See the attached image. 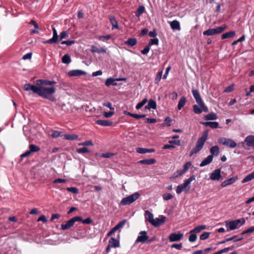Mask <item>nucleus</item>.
<instances>
[{
	"label": "nucleus",
	"mask_w": 254,
	"mask_h": 254,
	"mask_svg": "<svg viewBox=\"0 0 254 254\" xmlns=\"http://www.w3.org/2000/svg\"><path fill=\"white\" fill-rule=\"evenodd\" d=\"M35 84L26 83L22 86L25 91H32L33 93L38 94L39 96L54 101L55 98L53 97L56 91L55 85L56 82L54 80H48L45 79H38L35 81Z\"/></svg>",
	"instance_id": "nucleus-1"
},
{
	"label": "nucleus",
	"mask_w": 254,
	"mask_h": 254,
	"mask_svg": "<svg viewBox=\"0 0 254 254\" xmlns=\"http://www.w3.org/2000/svg\"><path fill=\"white\" fill-rule=\"evenodd\" d=\"M195 177L194 175L190 176L188 179L184 181L183 184L180 185L177 187L176 192L177 194H180L183 191L188 192L190 189V183L195 180Z\"/></svg>",
	"instance_id": "nucleus-2"
},
{
	"label": "nucleus",
	"mask_w": 254,
	"mask_h": 254,
	"mask_svg": "<svg viewBox=\"0 0 254 254\" xmlns=\"http://www.w3.org/2000/svg\"><path fill=\"white\" fill-rule=\"evenodd\" d=\"M245 219L244 218L236 220L231 221L229 222H226L227 231H229L238 228L245 223Z\"/></svg>",
	"instance_id": "nucleus-3"
},
{
	"label": "nucleus",
	"mask_w": 254,
	"mask_h": 254,
	"mask_svg": "<svg viewBox=\"0 0 254 254\" xmlns=\"http://www.w3.org/2000/svg\"><path fill=\"white\" fill-rule=\"evenodd\" d=\"M218 142L229 148H234L237 146V143L231 138L220 137L218 139Z\"/></svg>",
	"instance_id": "nucleus-4"
},
{
	"label": "nucleus",
	"mask_w": 254,
	"mask_h": 254,
	"mask_svg": "<svg viewBox=\"0 0 254 254\" xmlns=\"http://www.w3.org/2000/svg\"><path fill=\"white\" fill-rule=\"evenodd\" d=\"M139 195L140 194L138 192L133 193L131 195L123 198L121 201V203L124 205L130 204L137 199Z\"/></svg>",
	"instance_id": "nucleus-5"
},
{
	"label": "nucleus",
	"mask_w": 254,
	"mask_h": 254,
	"mask_svg": "<svg viewBox=\"0 0 254 254\" xmlns=\"http://www.w3.org/2000/svg\"><path fill=\"white\" fill-rule=\"evenodd\" d=\"M227 28L226 25L218 27L216 28H211L203 32L204 35L211 36L222 33Z\"/></svg>",
	"instance_id": "nucleus-6"
},
{
	"label": "nucleus",
	"mask_w": 254,
	"mask_h": 254,
	"mask_svg": "<svg viewBox=\"0 0 254 254\" xmlns=\"http://www.w3.org/2000/svg\"><path fill=\"white\" fill-rule=\"evenodd\" d=\"M167 220L166 216L160 215L158 218L154 219L152 225L155 227H159L165 223Z\"/></svg>",
	"instance_id": "nucleus-7"
},
{
	"label": "nucleus",
	"mask_w": 254,
	"mask_h": 254,
	"mask_svg": "<svg viewBox=\"0 0 254 254\" xmlns=\"http://www.w3.org/2000/svg\"><path fill=\"white\" fill-rule=\"evenodd\" d=\"M184 234L180 232L178 233H171L169 236V240L171 242H177L181 240Z\"/></svg>",
	"instance_id": "nucleus-8"
},
{
	"label": "nucleus",
	"mask_w": 254,
	"mask_h": 254,
	"mask_svg": "<svg viewBox=\"0 0 254 254\" xmlns=\"http://www.w3.org/2000/svg\"><path fill=\"white\" fill-rule=\"evenodd\" d=\"M208 135V131L207 130L204 131L202 136L198 138L196 142V144L203 147L205 141L207 139Z\"/></svg>",
	"instance_id": "nucleus-9"
},
{
	"label": "nucleus",
	"mask_w": 254,
	"mask_h": 254,
	"mask_svg": "<svg viewBox=\"0 0 254 254\" xmlns=\"http://www.w3.org/2000/svg\"><path fill=\"white\" fill-rule=\"evenodd\" d=\"M221 177V169H217L214 170L210 175V178L213 181H219Z\"/></svg>",
	"instance_id": "nucleus-10"
},
{
	"label": "nucleus",
	"mask_w": 254,
	"mask_h": 254,
	"mask_svg": "<svg viewBox=\"0 0 254 254\" xmlns=\"http://www.w3.org/2000/svg\"><path fill=\"white\" fill-rule=\"evenodd\" d=\"M85 74L86 72L80 69L72 70L68 72V75L70 76H78Z\"/></svg>",
	"instance_id": "nucleus-11"
},
{
	"label": "nucleus",
	"mask_w": 254,
	"mask_h": 254,
	"mask_svg": "<svg viewBox=\"0 0 254 254\" xmlns=\"http://www.w3.org/2000/svg\"><path fill=\"white\" fill-rule=\"evenodd\" d=\"M238 179L237 176H235L230 178L229 179H227L223 181L221 185V186L223 188L225 187L228 185H230L231 184H234Z\"/></svg>",
	"instance_id": "nucleus-12"
},
{
	"label": "nucleus",
	"mask_w": 254,
	"mask_h": 254,
	"mask_svg": "<svg viewBox=\"0 0 254 254\" xmlns=\"http://www.w3.org/2000/svg\"><path fill=\"white\" fill-rule=\"evenodd\" d=\"M156 108V102L154 100L151 99L149 100L147 105L145 107L144 111L146 112L147 110H149L151 109H155Z\"/></svg>",
	"instance_id": "nucleus-13"
},
{
	"label": "nucleus",
	"mask_w": 254,
	"mask_h": 254,
	"mask_svg": "<svg viewBox=\"0 0 254 254\" xmlns=\"http://www.w3.org/2000/svg\"><path fill=\"white\" fill-rule=\"evenodd\" d=\"M192 93L193 97L194 98L196 103L199 104L202 101L200 94L197 89H193L192 90Z\"/></svg>",
	"instance_id": "nucleus-14"
},
{
	"label": "nucleus",
	"mask_w": 254,
	"mask_h": 254,
	"mask_svg": "<svg viewBox=\"0 0 254 254\" xmlns=\"http://www.w3.org/2000/svg\"><path fill=\"white\" fill-rule=\"evenodd\" d=\"M123 78H117V79H114L113 78H108L105 84L107 86H110V85H116L117 83L116 82V81H121L124 80Z\"/></svg>",
	"instance_id": "nucleus-15"
},
{
	"label": "nucleus",
	"mask_w": 254,
	"mask_h": 254,
	"mask_svg": "<svg viewBox=\"0 0 254 254\" xmlns=\"http://www.w3.org/2000/svg\"><path fill=\"white\" fill-rule=\"evenodd\" d=\"M91 51L93 53H105L106 52L107 49L104 47L99 48L94 45H92L91 46Z\"/></svg>",
	"instance_id": "nucleus-16"
},
{
	"label": "nucleus",
	"mask_w": 254,
	"mask_h": 254,
	"mask_svg": "<svg viewBox=\"0 0 254 254\" xmlns=\"http://www.w3.org/2000/svg\"><path fill=\"white\" fill-rule=\"evenodd\" d=\"M245 142L248 146L254 147V135H251L247 136L245 139Z\"/></svg>",
	"instance_id": "nucleus-17"
},
{
	"label": "nucleus",
	"mask_w": 254,
	"mask_h": 254,
	"mask_svg": "<svg viewBox=\"0 0 254 254\" xmlns=\"http://www.w3.org/2000/svg\"><path fill=\"white\" fill-rule=\"evenodd\" d=\"M213 158V156L212 155H208L206 158H205L200 164V167L205 166L209 164H210Z\"/></svg>",
	"instance_id": "nucleus-18"
},
{
	"label": "nucleus",
	"mask_w": 254,
	"mask_h": 254,
	"mask_svg": "<svg viewBox=\"0 0 254 254\" xmlns=\"http://www.w3.org/2000/svg\"><path fill=\"white\" fill-rule=\"evenodd\" d=\"M170 24L171 28L173 30H176L179 31L181 30L180 22L176 20H173L170 22Z\"/></svg>",
	"instance_id": "nucleus-19"
},
{
	"label": "nucleus",
	"mask_w": 254,
	"mask_h": 254,
	"mask_svg": "<svg viewBox=\"0 0 254 254\" xmlns=\"http://www.w3.org/2000/svg\"><path fill=\"white\" fill-rule=\"evenodd\" d=\"M74 225V223L71 219L68 220L65 224L61 225V229L63 230H68Z\"/></svg>",
	"instance_id": "nucleus-20"
},
{
	"label": "nucleus",
	"mask_w": 254,
	"mask_h": 254,
	"mask_svg": "<svg viewBox=\"0 0 254 254\" xmlns=\"http://www.w3.org/2000/svg\"><path fill=\"white\" fill-rule=\"evenodd\" d=\"M145 218L146 221H148L151 225L152 224L154 219L152 213H150L149 211H145Z\"/></svg>",
	"instance_id": "nucleus-21"
},
{
	"label": "nucleus",
	"mask_w": 254,
	"mask_h": 254,
	"mask_svg": "<svg viewBox=\"0 0 254 254\" xmlns=\"http://www.w3.org/2000/svg\"><path fill=\"white\" fill-rule=\"evenodd\" d=\"M109 247L117 248L120 246L119 241L114 238H111L109 241Z\"/></svg>",
	"instance_id": "nucleus-22"
},
{
	"label": "nucleus",
	"mask_w": 254,
	"mask_h": 254,
	"mask_svg": "<svg viewBox=\"0 0 254 254\" xmlns=\"http://www.w3.org/2000/svg\"><path fill=\"white\" fill-rule=\"evenodd\" d=\"M155 239V236L149 237L145 231H144V243L150 244Z\"/></svg>",
	"instance_id": "nucleus-23"
},
{
	"label": "nucleus",
	"mask_w": 254,
	"mask_h": 254,
	"mask_svg": "<svg viewBox=\"0 0 254 254\" xmlns=\"http://www.w3.org/2000/svg\"><path fill=\"white\" fill-rule=\"evenodd\" d=\"M96 123L102 126H109L113 124L112 122L106 120H98L96 121Z\"/></svg>",
	"instance_id": "nucleus-24"
},
{
	"label": "nucleus",
	"mask_w": 254,
	"mask_h": 254,
	"mask_svg": "<svg viewBox=\"0 0 254 254\" xmlns=\"http://www.w3.org/2000/svg\"><path fill=\"white\" fill-rule=\"evenodd\" d=\"M210 152L211 153V155H212L213 156H218L219 153V148L218 146L215 145L212 147H211L210 149Z\"/></svg>",
	"instance_id": "nucleus-25"
},
{
	"label": "nucleus",
	"mask_w": 254,
	"mask_h": 254,
	"mask_svg": "<svg viewBox=\"0 0 254 254\" xmlns=\"http://www.w3.org/2000/svg\"><path fill=\"white\" fill-rule=\"evenodd\" d=\"M218 117L217 115L213 112H211L204 116V119L206 121L208 120H215L217 119Z\"/></svg>",
	"instance_id": "nucleus-26"
},
{
	"label": "nucleus",
	"mask_w": 254,
	"mask_h": 254,
	"mask_svg": "<svg viewBox=\"0 0 254 254\" xmlns=\"http://www.w3.org/2000/svg\"><path fill=\"white\" fill-rule=\"evenodd\" d=\"M109 19H110V22H111V24L112 25V29H113V28L119 29L118 23V22H117V20L116 19L115 16H110Z\"/></svg>",
	"instance_id": "nucleus-27"
},
{
	"label": "nucleus",
	"mask_w": 254,
	"mask_h": 254,
	"mask_svg": "<svg viewBox=\"0 0 254 254\" xmlns=\"http://www.w3.org/2000/svg\"><path fill=\"white\" fill-rule=\"evenodd\" d=\"M235 35V32L232 31L228 32L225 33L223 34L221 36V38L222 39H225L226 38L233 37Z\"/></svg>",
	"instance_id": "nucleus-28"
},
{
	"label": "nucleus",
	"mask_w": 254,
	"mask_h": 254,
	"mask_svg": "<svg viewBox=\"0 0 254 254\" xmlns=\"http://www.w3.org/2000/svg\"><path fill=\"white\" fill-rule=\"evenodd\" d=\"M137 42V40L135 38H129L125 42V43L128 46L132 47L134 46Z\"/></svg>",
	"instance_id": "nucleus-29"
},
{
	"label": "nucleus",
	"mask_w": 254,
	"mask_h": 254,
	"mask_svg": "<svg viewBox=\"0 0 254 254\" xmlns=\"http://www.w3.org/2000/svg\"><path fill=\"white\" fill-rule=\"evenodd\" d=\"M62 136L64 139H67V140H73L77 139L78 136L76 134H64Z\"/></svg>",
	"instance_id": "nucleus-30"
},
{
	"label": "nucleus",
	"mask_w": 254,
	"mask_h": 254,
	"mask_svg": "<svg viewBox=\"0 0 254 254\" xmlns=\"http://www.w3.org/2000/svg\"><path fill=\"white\" fill-rule=\"evenodd\" d=\"M186 101V98L185 97L180 98L178 104V110H180L185 106Z\"/></svg>",
	"instance_id": "nucleus-31"
},
{
	"label": "nucleus",
	"mask_w": 254,
	"mask_h": 254,
	"mask_svg": "<svg viewBox=\"0 0 254 254\" xmlns=\"http://www.w3.org/2000/svg\"><path fill=\"white\" fill-rule=\"evenodd\" d=\"M62 61L64 64H68L71 62V59L68 55L65 54L63 57Z\"/></svg>",
	"instance_id": "nucleus-32"
},
{
	"label": "nucleus",
	"mask_w": 254,
	"mask_h": 254,
	"mask_svg": "<svg viewBox=\"0 0 254 254\" xmlns=\"http://www.w3.org/2000/svg\"><path fill=\"white\" fill-rule=\"evenodd\" d=\"M202 148V147L196 144L195 147L191 150L190 152V156H191L193 154L197 153L201 150Z\"/></svg>",
	"instance_id": "nucleus-33"
},
{
	"label": "nucleus",
	"mask_w": 254,
	"mask_h": 254,
	"mask_svg": "<svg viewBox=\"0 0 254 254\" xmlns=\"http://www.w3.org/2000/svg\"><path fill=\"white\" fill-rule=\"evenodd\" d=\"M29 149L30 150V151L33 153L39 151L40 150V148L38 146L32 144L29 145Z\"/></svg>",
	"instance_id": "nucleus-34"
},
{
	"label": "nucleus",
	"mask_w": 254,
	"mask_h": 254,
	"mask_svg": "<svg viewBox=\"0 0 254 254\" xmlns=\"http://www.w3.org/2000/svg\"><path fill=\"white\" fill-rule=\"evenodd\" d=\"M99 155L103 158H109L111 157L112 156H113L115 155L114 153H111V152H106L104 153H101L99 154Z\"/></svg>",
	"instance_id": "nucleus-35"
},
{
	"label": "nucleus",
	"mask_w": 254,
	"mask_h": 254,
	"mask_svg": "<svg viewBox=\"0 0 254 254\" xmlns=\"http://www.w3.org/2000/svg\"><path fill=\"white\" fill-rule=\"evenodd\" d=\"M52 30H53V37L52 38V39L55 42H56L57 43L58 41V38H59V36H58L57 31L56 28L54 27L52 28Z\"/></svg>",
	"instance_id": "nucleus-36"
},
{
	"label": "nucleus",
	"mask_w": 254,
	"mask_h": 254,
	"mask_svg": "<svg viewBox=\"0 0 254 254\" xmlns=\"http://www.w3.org/2000/svg\"><path fill=\"white\" fill-rule=\"evenodd\" d=\"M127 220H124L121 222H120L114 228L117 231L119 230L120 228H122L126 223Z\"/></svg>",
	"instance_id": "nucleus-37"
},
{
	"label": "nucleus",
	"mask_w": 254,
	"mask_h": 254,
	"mask_svg": "<svg viewBox=\"0 0 254 254\" xmlns=\"http://www.w3.org/2000/svg\"><path fill=\"white\" fill-rule=\"evenodd\" d=\"M254 179V177L252 173L247 175L242 181L243 183H246L247 182L250 181Z\"/></svg>",
	"instance_id": "nucleus-38"
},
{
	"label": "nucleus",
	"mask_w": 254,
	"mask_h": 254,
	"mask_svg": "<svg viewBox=\"0 0 254 254\" xmlns=\"http://www.w3.org/2000/svg\"><path fill=\"white\" fill-rule=\"evenodd\" d=\"M156 160L154 158L144 159V164L151 165L155 163Z\"/></svg>",
	"instance_id": "nucleus-39"
},
{
	"label": "nucleus",
	"mask_w": 254,
	"mask_h": 254,
	"mask_svg": "<svg viewBox=\"0 0 254 254\" xmlns=\"http://www.w3.org/2000/svg\"><path fill=\"white\" fill-rule=\"evenodd\" d=\"M89 149L86 147H84L80 148H78L76 150V152L79 154L85 153L89 152Z\"/></svg>",
	"instance_id": "nucleus-40"
},
{
	"label": "nucleus",
	"mask_w": 254,
	"mask_h": 254,
	"mask_svg": "<svg viewBox=\"0 0 254 254\" xmlns=\"http://www.w3.org/2000/svg\"><path fill=\"white\" fill-rule=\"evenodd\" d=\"M210 234V232H203L200 236V239L201 240H204L207 239L209 235Z\"/></svg>",
	"instance_id": "nucleus-41"
},
{
	"label": "nucleus",
	"mask_w": 254,
	"mask_h": 254,
	"mask_svg": "<svg viewBox=\"0 0 254 254\" xmlns=\"http://www.w3.org/2000/svg\"><path fill=\"white\" fill-rule=\"evenodd\" d=\"M66 190L74 194H77L79 192L78 189L75 187L67 188Z\"/></svg>",
	"instance_id": "nucleus-42"
},
{
	"label": "nucleus",
	"mask_w": 254,
	"mask_h": 254,
	"mask_svg": "<svg viewBox=\"0 0 254 254\" xmlns=\"http://www.w3.org/2000/svg\"><path fill=\"white\" fill-rule=\"evenodd\" d=\"M193 110L195 114H199L202 112L201 109L197 105H194L193 106Z\"/></svg>",
	"instance_id": "nucleus-43"
},
{
	"label": "nucleus",
	"mask_w": 254,
	"mask_h": 254,
	"mask_svg": "<svg viewBox=\"0 0 254 254\" xmlns=\"http://www.w3.org/2000/svg\"><path fill=\"white\" fill-rule=\"evenodd\" d=\"M159 43V40L158 38H154V39H151L150 40V41L148 43L149 46H151L153 45H158Z\"/></svg>",
	"instance_id": "nucleus-44"
},
{
	"label": "nucleus",
	"mask_w": 254,
	"mask_h": 254,
	"mask_svg": "<svg viewBox=\"0 0 254 254\" xmlns=\"http://www.w3.org/2000/svg\"><path fill=\"white\" fill-rule=\"evenodd\" d=\"M190 235L189 236V240L190 242H194L197 239V236L194 233H190Z\"/></svg>",
	"instance_id": "nucleus-45"
},
{
	"label": "nucleus",
	"mask_w": 254,
	"mask_h": 254,
	"mask_svg": "<svg viewBox=\"0 0 254 254\" xmlns=\"http://www.w3.org/2000/svg\"><path fill=\"white\" fill-rule=\"evenodd\" d=\"M139 235L136 240L134 245L137 244L139 242H143V231L140 232Z\"/></svg>",
	"instance_id": "nucleus-46"
},
{
	"label": "nucleus",
	"mask_w": 254,
	"mask_h": 254,
	"mask_svg": "<svg viewBox=\"0 0 254 254\" xmlns=\"http://www.w3.org/2000/svg\"><path fill=\"white\" fill-rule=\"evenodd\" d=\"M142 13H143V5H140L138 9L135 12V15L137 17H139Z\"/></svg>",
	"instance_id": "nucleus-47"
},
{
	"label": "nucleus",
	"mask_w": 254,
	"mask_h": 254,
	"mask_svg": "<svg viewBox=\"0 0 254 254\" xmlns=\"http://www.w3.org/2000/svg\"><path fill=\"white\" fill-rule=\"evenodd\" d=\"M254 231V226L251 227L250 228L244 231L242 233V235H244L248 233H251Z\"/></svg>",
	"instance_id": "nucleus-48"
},
{
	"label": "nucleus",
	"mask_w": 254,
	"mask_h": 254,
	"mask_svg": "<svg viewBox=\"0 0 254 254\" xmlns=\"http://www.w3.org/2000/svg\"><path fill=\"white\" fill-rule=\"evenodd\" d=\"M68 36V34L66 31H64L60 34V40H62L63 39L66 38Z\"/></svg>",
	"instance_id": "nucleus-49"
},
{
	"label": "nucleus",
	"mask_w": 254,
	"mask_h": 254,
	"mask_svg": "<svg viewBox=\"0 0 254 254\" xmlns=\"http://www.w3.org/2000/svg\"><path fill=\"white\" fill-rule=\"evenodd\" d=\"M191 165V163L190 162H187L185 165L184 166V168H183V170L184 171L186 172L190 168V167Z\"/></svg>",
	"instance_id": "nucleus-50"
},
{
	"label": "nucleus",
	"mask_w": 254,
	"mask_h": 254,
	"mask_svg": "<svg viewBox=\"0 0 254 254\" xmlns=\"http://www.w3.org/2000/svg\"><path fill=\"white\" fill-rule=\"evenodd\" d=\"M114 114V111H111L109 112H105L103 113V115L105 117L109 118L111 117Z\"/></svg>",
	"instance_id": "nucleus-51"
},
{
	"label": "nucleus",
	"mask_w": 254,
	"mask_h": 254,
	"mask_svg": "<svg viewBox=\"0 0 254 254\" xmlns=\"http://www.w3.org/2000/svg\"><path fill=\"white\" fill-rule=\"evenodd\" d=\"M172 248H176L177 250H181L182 248V244H174L171 246Z\"/></svg>",
	"instance_id": "nucleus-52"
},
{
	"label": "nucleus",
	"mask_w": 254,
	"mask_h": 254,
	"mask_svg": "<svg viewBox=\"0 0 254 254\" xmlns=\"http://www.w3.org/2000/svg\"><path fill=\"white\" fill-rule=\"evenodd\" d=\"M186 172L184 171L183 169L178 171H177V175L174 174L173 176V177L174 178H176L179 176H180L182 175L183 174H185Z\"/></svg>",
	"instance_id": "nucleus-53"
},
{
	"label": "nucleus",
	"mask_w": 254,
	"mask_h": 254,
	"mask_svg": "<svg viewBox=\"0 0 254 254\" xmlns=\"http://www.w3.org/2000/svg\"><path fill=\"white\" fill-rule=\"evenodd\" d=\"M79 145L88 146L93 145V143L91 140L86 141L79 144Z\"/></svg>",
	"instance_id": "nucleus-54"
},
{
	"label": "nucleus",
	"mask_w": 254,
	"mask_h": 254,
	"mask_svg": "<svg viewBox=\"0 0 254 254\" xmlns=\"http://www.w3.org/2000/svg\"><path fill=\"white\" fill-rule=\"evenodd\" d=\"M103 106L109 108L111 110L114 111V108L112 107V105L110 102H107L103 103Z\"/></svg>",
	"instance_id": "nucleus-55"
},
{
	"label": "nucleus",
	"mask_w": 254,
	"mask_h": 254,
	"mask_svg": "<svg viewBox=\"0 0 254 254\" xmlns=\"http://www.w3.org/2000/svg\"><path fill=\"white\" fill-rule=\"evenodd\" d=\"M74 43V41H73V40L64 41L62 42V44H65L67 46H70Z\"/></svg>",
	"instance_id": "nucleus-56"
},
{
	"label": "nucleus",
	"mask_w": 254,
	"mask_h": 254,
	"mask_svg": "<svg viewBox=\"0 0 254 254\" xmlns=\"http://www.w3.org/2000/svg\"><path fill=\"white\" fill-rule=\"evenodd\" d=\"M198 105L202 109V111H203L205 112H208V108H207L206 106H205V105H204V103H203V102H202L201 103H200Z\"/></svg>",
	"instance_id": "nucleus-57"
},
{
	"label": "nucleus",
	"mask_w": 254,
	"mask_h": 254,
	"mask_svg": "<svg viewBox=\"0 0 254 254\" xmlns=\"http://www.w3.org/2000/svg\"><path fill=\"white\" fill-rule=\"evenodd\" d=\"M201 231V230L200 227H199V226H198L194 228L193 229L191 230L190 233H199Z\"/></svg>",
	"instance_id": "nucleus-58"
},
{
	"label": "nucleus",
	"mask_w": 254,
	"mask_h": 254,
	"mask_svg": "<svg viewBox=\"0 0 254 254\" xmlns=\"http://www.w3.org/2000/svg\"><path fill=\"white\" fill-rule=\"evenodd\" d=\"M234 90V85L231 84L230 86H228L224 90V92H230Z\"/></svg>",
	"instance_id": "nucleus-59"
},
{
	"label": "nucleus",
	"mask_w": 254,
	"mask_h": 254,
	"mask_svg": "<svg viewBox=\"0 0 254 254\" xmlns=\"http://www.w3.org/2000/svg\"><path fill=\"white\" fill-rule=\"evenodd\" d=\"M66 182L65 179H57L53 181V183H63Z\"/></svg>",
	"instance_id": "nucleus-60"
},
{
	"label": "nucleus",
	"mask_w": 254,
	"mask_h": 254,
	"mask_svg": "<svg viewBox=\"0 0 254 254\" xmlns=\"http://www.w3.org/2000/svg\"><path fill=\"white\" fill-rule=\"evenodd\" d=\"M32 54L31 53H27V54L24 55L22 57V59L24 60L31 59L32 58Z\"/></svg>",
	"instance_id": "nucleus-61"
},
{
	"label": "nucleus",
	"mask_w": 254,
	"mask_h": 254,
	"mask_svg": "<svg viewBox=\"0 0 254 254\" xmlns=\"http://www.w3.org/2000/svg\"><path fill=\"white\" fill-rule=\"evenodd\" d=\"M73 223H74L77 221H82V218L81 216H75L71 218Z\"/></svg>",
	"instance_id": "nucleus-62"
},
{
	"label": "nucleus",
	"mask_w": 254,
	"mask_h": 254,
	"mask_svg": "<svg viewBox=\"0 0 254 254\" xmlns=\"http://www.w3.org/2000/svg\"><path fill=\"white\" fill-rule=\"evenodd\" d=\"M210 127L212 128H216L219 127V124L216 122H211Z\"/></svg>",
	"instance_id": "nucleus-63"
},
{
	"label": "nucleus",
	"mask_w": 254,
	"mask_h": 254,
	"mask_svg": "<svg viewBox=\"0 0 254 254\" xmlns=\"http://www.w3.org/2000/svg\"><path fill=\"white\" fill-rule=\"evenodd\" d=\"M173 196L170 193H165L163 195V198L165 200H168L171 199Z\"/></svg>",
	"instance_id": "nucleus-64"
}]
</instances>
